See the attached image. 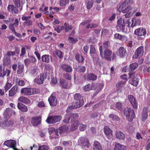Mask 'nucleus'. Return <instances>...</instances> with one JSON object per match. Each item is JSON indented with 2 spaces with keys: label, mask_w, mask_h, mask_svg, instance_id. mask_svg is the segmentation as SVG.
<instances>
[{
  "label": "nucleus",
  "mask_w": 150,
  "mask_h": 150,
  "mask_svg": "<svg viewBox=\"0 0 150 150\" xmlns=\"http://www.w3.org/2000/svg\"><path fill=\"white\" fill-rule=\"evenodd\" d=\"M96 89L95 84L93 83L88 84L83 87V90L85 91H89Z\"/></svg>",
  "instance_id": "6ab92c4d"
},
{
  "label": "nucleus",
  "mask_w": 150,
  "mask_h": 150,
  "mask_svg": "<svg viewBox=\"0 0 150 150\" xmlns=\"http://www.w3.org/2000/svg\"><path fill=\"white\" fill-rule=\"evenodd\" d=\"M62 118V117L60 115L51 116L47 118L46 122L49 124H53L59 121Z\"/></svg>",
  "instance_id": "39448f33"
},
{
  "label": "nucleus",
  "mask_w": 150,
  "mask_h": 150,
  "mask_svg": "<svg viewBox=\"0 0 150 150\" xmlns=\"http://www.w3.org/2000/svg\"><path fill=\"white\" fill-rule=\"evenodd\" d=\"M146 33V30L142 28H138L136 29L134 32L135 35L142 37H144Z\"/></svg>",
  "instance_id": "9b49d317"
},
{
  "label": "nucleus",
  "mask_w": 150,
  "mask_h": 150,
  "mask_svg": "<svg viewBox=\"0 0 150 150\" xmlns=\"http://www.w3.org/2000/svg\"><path fill=\"white\" fill-rule=\"evenodd\" d=\"M48 147L47 146L43 145L38 147V150H48Z\"/></svg>",
  "instance_id": "69168bd1"
},
{
  "label": "nucleus",
  "mask_w": 150,
  "mask_h": 150,
  "mask_svg": "<svg viewBox=\"0 0 150 150\" xmlns=\"http://www.w3.org/2000/svg\"><path fill=\"white\" fill-rule=\"evenodd\" d=\"M138 67V64L136 63L130 64L129 67L126 66L122 69V71L125 72H132L134 70Z\"/></svg>",
  "instance_id": "423d86ee"
},
{
  "label": "nucleus",
  "mask_w": 150,
  "mask_h": 150,
  "mask_svg": "<svg viewBox=\"0 0 150 150\" xmlns=\"http://www.w3.org/2000/svg\"><path fill=\"white\" fill-rule=\"evenodd\" d=\"M127 54L126 49L122 47H120L117 51V54L120 57H124Z\"/></svg>",
  "instance_id": "2eb2a0df"
},
{
  "label": "nucleus",
  "mask_w": 150,
  "mask_h": 150,
  "mask_svg": "<svg viewBox=\"0 0 150 150\" xmlns=\"http://www.w3.org/2000/svg\"><path fill=\"white\" fill-rule=\"evenodd\" d=\"M86 69L85 66H82L79 67L78 69V72L80 73H83L86 71Z\"/></svg>",
  "instance_id": "052dcab7"
},
{
  "label": "nucleus",
  "mask_w": 150,
  "mask_h": 150,
  "mask_svg": "<svg viewBox=\"0 0 150 150\" xmlns=\"http://www.w3.org/2000/svg\"><path fill=\"white\" fill-rule=\"evenodd\" d=\"M76 105L74 104V105L70 106H69L67 109L66 110V112L67 113H69L70 111H71L72 109L74 108H77L75 107Z\"/></svg>",
  "instance_id": "0e129e2a"
},
{
  "label": "nucleus",
  "mask_w": 150,
  "mask_h": 150,
  "mask_svg": "<svg viewBox=\"0 0 150 150\" xmlns=\"http://www.w3.org/2000/svg\"><path fill=\"white\" fill-rule=\"evenodd\" d=\"M60 83L62 87L64 88H67V84L66 82L63 79H61Z\"/></svg>",
  "instance_id": "bf43d9fd"
},
{
  "label": "nucleus",
  "mask_w": 150,
  "mask_h": 150,
  "mask_svg": "<svg viewBox=\"0 0 150 150\" xmlns=\"http://www.w3.org/2000/svg\"><path fill=\"white\" fill-rule=\"evenodd\" d=\"M61 66L62 68L67 72H70L72 71V67L69 65L63 64Z\"/></svg>",
  "instance_id": "473e14b6"
},
{
  "label": "nucleus",
  "mask_w": 150,
  "mask_h": 150,
  "mask_svg": "<svg viewBox=\"0 0 150 150\" xmlns=\"http://www.w3.org/2000/svg\"><path fill=\"white\" fill-rule=\"evenodd\" d=\"M115 38L121 40H126L127 39V37L125 35H121L118 33H116L114 35Z\"/></svg>",
  "instance_id": "72a5a7b5"
},
{
  "label": "nucleus",
  "mask_w": 150,
  "mask_h": 150,
  "mask_svg": "<svg viewBox=\"0 0 150 150\" xmlns=\"http://www.w3.org/2000/svg\"><path fill=\"white\" fill-rule=\"evenodd\" d=\"M96 52V49L94 46L92 45H90V53L91 54H95Z\"/></svg>",
  "instance_id": "6e6d98bb"
},
{
  "label": "nucleus",
  "mask_w": 150,
  "mask_h": 150,
  "mask_svg": "<svg viewBox=\"0 0 150 150\" xmlns=\"http://www.w3.org/2000/svg\"><path fill=\"white\" fill-rule=\"evenodd\" d=\"M68 128L67 126H63L60 127L59 129L60 134H61L67 130Z\"/></svg>",
  "instance_id": "c03bdc74"
},
{
  "label": "nucleus",
  "mask_w": 150,
  "mask_h": 150,
  "mask_svg": "<svg viewBox=\"0 0 150 150\" xmlns=\"http://www.w3.org/2000/svg\"><path fill=\"white\" fill-rule=\"evenodd\" d=\"M64 28L63 26H59L57 28H55L54 30L58 33H60L61 31L64 30Z\"/></svg>",
  "instance_id": "864d4df0"
},
{
  "label": "nucleus",
  "mask_w": 150,
  "mask_h": 150,
  "mask_svg": "<svg viewBox=\"0 0 150 150\" xmlns=\"http://www.w3.org/2000/svg\"><path fill=\"white\" fill-rule=\"evenodd\" d=\"M134 9L133 10V8L130 6H128L126 8L122 10V12L125 13H131L132 12L134 13L135 11Z\"/></svg>",
  "instance_id": "e433bc0d"
},
{
  "label": "nucleus",
  "mask_w": 150,
  "mask_h": 150,
  "mask_svg": "<svg viewBox=\"0 0 150 150\" xmlns=\"http://www.w3.org/2000/svg\"><path fill=\"white\" fill-rule=\"evenodd\" d=\"M15 54L16 52H15L8 51L7 52L6 55L5 56H6V57H8L9 58L10 56H13L15 55Z\"/></svg>",
  "instance_id": "680f3d73"
},
{
  "label": "nucleus",
  "mask_w": 150,
  "mask_h": 150,
  "mask_svg": "<svg viewBox=\"0 0 150 150\" xmlns=\"http://www.w3.org/2000/svg\"><path fill=\"white\" fill-rule=\"evenodd\" d=\"M115 107L117 109L121 110L123 109V104L120 102H117L115 104Z\"/></svg>",
  "instance_id": "37998d69"
},
{
  "label": "nucleus",
  "mask_w": 150,
  "mask_h": 150,
  "mask_svg": "<svg viewBox=\"0 0 150 150\" xmlns=\"http://www.w3.org/2000/svg\"><path fill=\"white\" fill-rule=\"evenodd\" d=\"M70 119V114H67L65 116L64 119L63 120V122L66 123L69 122Z\"/></svg>",
  "instance_id": "8fccbe9b"
},
{
  "label": "nucleus",
  "mask_w": 150,
  "mask_h": 150,
  "mask_svg": "<svg viewBox=\"0 0 150 150\" xmlns=\"http://www.w3.org/2000/svg\"><path fill=\"white\" fill-rule=\"evenodd\" d=\"M64 25L65 27V31L66 32H68L69 30H71L72 27L71 25H69L66 23H64Z\"/></svg>",
  "instance_id": "3c124183"
},
{
  "label": "nucleus",
  "mask_w": 150,
  "mask_h": 150,
  "mask_svg": "<svg viewBox=\"0 0 150 150\" xmlns=\"http://www.w3.org/2000/svg\"><path fill=\"white\" fill-rule=\"evenodd\" d=\"M69 0H61L59 5L61 6H65L69 3Z\"/></svg>",
  "instance_id": "603ef678"
},
{
  "label": "nucleus",
  "mask_w": 150,
  "mask_h": 150,
  "mask_svg": "<svg viewBox=\"0 0 150 150\" xmlns=\"http://www.w3.org/2000/svg\"><path fill=\"white\" fill-rule=\"evenodd\" d=\"M11 61L9 57L5 56L3 59V64L5 65H8L10 64Z\"/></svg>",
  "instance_id": "ea45409f"
},
{
  "label": "nucleus",
  "mask_w": 150,
  "mask_h": 150,
  "mask_svg": "<svg viewBox=\"0 0 150 150\" xmlns=\"http://www.w3.org/2000/svg\"><path fill=\"white\" fill-rule=\"evenodd\" d=\"M98 26V25L95 23H90L88 24L86 26V28H96Z\"/></svg>",
  "instance_id": "5fc2aeb1"
},
{
  "label": "nucleus",
  "mask_w": 150,
  "mask_h": 150,
  "mask_svg": "<svg viewBox=\"0 0 150 150\" xmlns=\"http://www.w3.org/2000/svg\"><path fill=\"white\" fill-rule=\"evenodd\" d=\"M41 117L40 116L35 117L31 118V123L34 126H36L41 123Z\"/></svg>",
  "instance_id": "f8f14e48"
},
{
  "label": "nucleus",
  "mask_w": 150,
  "mask_h": 150,
  "mask_svg": "<svg viewBox=\"0 0 150 150\" xmlns=\"http://www.w3.org/2000/svg\"><path fill=\"white\" fill-rule=\"evenodd\" d=\"M110 43L108 41L105 42L103 43V45H101L99 48V51L100 52V55L101 57H103V56L102 54V48L103 47L105 49H107V48L110 47Z\"/></svg>",
  "instance_id": "412c9836"
},
{
  "label": "nucleus",
  "mask_w": 150,
  "mask_h": 150,
  "mask_svg": "<svg viewBox=\"0 0 150 150\" xmlns=\"http://www.w3.org/2000/svg\"><path fill=\"white\" fill-rule=\"evenodd\" d=\"M15 6L17 8H19L21 6L20 0H13Z\"/></svg>",
  "instance_id": "13d9d810"
},
{
  "label": "nucleus",
  "mask_w": 150,
  "mask_h": 150,
  "mask_svg": "<svg viewBox=\"0 0 150 150\" xmlns=\"http://www.w3.org/2000/svg\"><path fill=\"white\" fill-rule=\"evenodd\" d=\"M24 68V65L21 62H18L17 74H21L23 71Z\"/></svg>",
  "instance_id": "7c9ffc66"
},
{
  "label": "nucleus",
  "mask_w": 150,
  "mask_h": 150,
  "mask_svg": "<svg viewBox=\"0 0 150 150\" xmlns=\"http://www.w3.org/2000/svg\"><path fill=\"white\" fill-rule=\"evenodd\" d=\"M70 117L71 118V121L72 122L74 120L76 119H77L79 117V115L77 113H71L69 114Z\"/></svg>",
  "instance_id": "a19ab883"
},
{
  "label": "nucleus",
  "mask_w": 150,
  "mask_h": 150,
  "mask_svg": "<svg viewBox=\"0 0 150 150\" xmlns=\"http://www.w3.org/2000/svg\"><path fill=\"white\" fill-rule=\"evenodd\" d=\"M46 77V74L43 73H41L39 76L36 77L34 80V82L39 84H42Z\"/></svg>",
  "instance_id": "0eeeda50"
},
{
  "label": "nucleus",
  "mask_w": 150,
  "mask_h": 150,
  "mask_svg": "<svg viewBox=\"0 0 150 150\" xmlns=\"http://www.w3.org/2000/svg\"><path fill=\"white\" fill-rule=\"evenodd\" d=\"M116 138L119 139H123L125 138V135L121 132L117 131L116 133Z\"/></svg>",
  "instance_id": "f704fd0d"
},
{
  "label": "nucleus",
  "mask_w": 150,
  "mask_h": 150,
  "mask_svg": "<svg viewBox=\"0 0 150 150\" xmlns=\"http://www.w3.org/2000/svg\"><path fill=\"white\" fill-rule=\"evenodd\" d=\"M12 85L11 83L7 82L4 87V89L6 92L11 87Z\"/></svg>",
  "instance_id": "4d7b16f0"
},
{
  "label": "nucleus",
  "mask_w": 150,
  "mask_h": 150,
  "mask_svg": "<svg viewBox=\"0 0 150 150\" xmlns=\"http://www.w3.org/2000/svg\"><path fill=\"white\" fill-rule=\"evenodd\" d=\"M86 125L81 124L80 125L79 129L81 131H84L86 129Z\"/></svg>",
  "instance_id": "338daca9"
},
{
  "label": "nucleus",
  "mask_w": 150,
  "mask_h": 150,
  "mask_svg": "<svg viewBox=\"0 0 150 150\" xmlns=\"http://www.w3.org/2000/svg\"><path fill=\"white\" fill-rule=\"evenodd\" d=\"M75 58L77 61L79 62H82L84 61L83 57L79 54H77L75 55Z\"/></svg>",
  "instance_id": "79ce46f5"
},
{
  "label": "nucleus",
  "mask_w": 150,
  "mask_h": 150,
  "mask_svg": "<svg viewBox=\"0 0 150 150\" xmlns=\"http://www.w3.org/2000/svg\"><path fill=\"white\" fill-rule=\"evenodd\" d=\"M101 146L100 144L98 141H95L94 142L93 144V149L96 150L98 148H100Z\"/></svg>",
  "instance_id": "a18cd8bd"
},
{
  "label": "nucleus",
  "mask_w": 150,
  "mask_h": 150,
  "mask_svg": "<svg viewBox=\"0 0 150 150\" xmlns=\"http://www.w3.org/2000/svg\"><path fill=\"white\" fill-rule=\"evenodd\" d=\"M124 113L127 119L130 122L135 117L134 110L131 108H127L125 109Z\"/></svg>",
  "instance_id": "f257e3e1"
},
{
  "label": "nucleus",
  "mask_w": 150,
  "mask_h": 150,
  "mask_svg": "<svg viewBox=\"0 0 150 150\" xmlns=\"http://www.w3.org/2000/svg\"><path fill=\"white\" fill-rule=\"evenodd\" d=\"M97 77V76L93 74H89L87 77L88 79L92 81L96 80Z\"/></svg>",
  "instance_id": "58836bf2"
},
{
  "label": "nucleus",
  "mask_w": 150,
  "mask_h": 150,
  "mask_svg": "<svg viewBox=\"0 0 150 150\" xmlns=\"http://www.w3.org/2000/svg\"><path fill=\"white\" fill-rule=\"evenodd\" d=\"M18 100L24 103L28 104H31V101L28 98L24 96H21L18 98Z\"/></svg>",
  "instance_id": "393cba45"
},
{
  "label": "nucleus",
  "mask_w": 150,
  "mask_h": 150,
  "mask_svg": "<svg viewBox=\"0 0 150 150\" xmlns=\"http://www.w3.org/2000/svg\"><path fill=\"white\" fill-rule=\"evenodd\" d=\"M144 52V47L143 46L139 47L135 51L134 54L133 55V57L137 58L142 56Z\"/></svg>",
  "instance_id": "9d476101"
},
{
  "label": "nucleus",
  "mask_w": 150,
  "mask_h": 150,
  "mask_svg": "<svg viewBox=\"0 0 150 150\" xmlns=\"http://www.w3.org/2000/svg\"><path fill=\"white\" fill-rule=\"evenodd\" d=\"M117 25L119 27L120 29L123 32L125 30V24H129V21L128 20H124L122 18L118 19L117 20Z\"/></svg>",
  "instance_id": "20e7f679"
},
{
  "label": "nucleus",
  "mask_w": 150,
  "mask_h": 150,
  "mask_svg": "<svg viewBox=\"0 0 150 150\" xmlns=\"http://www.w3.org/2000/svg\"><path fill=\"white\" fill-rule=\"evenodd\" d=\"M40 92L39 89L35 88L32 89V95L38 93Z\"/></svg>",
  "instance_id": "774afa93"
},
{
  "label": "nucleus",
  "mask_w": 150,
  "mask_h": 150,
  "mask_svg": "<svg viewBox=\"0 0 150 150\" xmlns=\"http://www.w3.org/2000/svg\"><path fill=\"white\" fill-rule=\"evenodd\" d=\"M78 142L80 144H82L85 147L88 148L90 147V144L87 139L86 138L80 137L78 140Z\"/></svg>",
  "instance_id": "1a4fd4ad"
},
{
  "label": "nucleus",
  "mask_w": 150,
  "mask_h": 150,
  "mask_svg": "<svg viewBox=\"0 0 150 150\" xmlns=\"http://www.w3.org/2000/svg\"><path fill=\"white\" fill-rule=\"evenodd\" d=\"M132 23L131 26L132 28H133L135 26L139 25L141 23V20L140 19L136 18H133L132 20Z\"/></svg>",
  "instance_id": "c756f323"
},
{
  "label": "nucleus",
  "mask_w": 150,
  "mask_h": 150,
  "mask_svg": "<svg viewBox=\"0 0 150 150\" xmlns=\"http://www.w3.org/2000/svg\"><path fill=\"white\" fill-rule=\"evenodd\" d=\"M104 131L105 134L107 138L109 139H111L112 137V131L108 127L105 126L104 128Z\"/></svg>",
  "instance_id": "dca6fc26"
},
{
  "label": "nucleus",
  "mask_w": 150,
  "mask_h": 150,
  "mask_svg": "<svg viewBox=\"0 0 150 150\" xmlns=\"http://www.w3.org/2000/svg\"><path fill=\"white\" fill-rule=\"evenodd\" d=\"M79 124V122L78 120L75 121L71 126V130L74 131L76 130Z\"/></svg>",
  "instance_id": "c9c22d12"
},
{
  "label": "nucleus",
  "mask_w": 150,
  "mask_h": 150,
  "mask_svg": "<svg viewBox=\"0 0 150 150\" xmlns=\"http://www.w3.org/2000/svg\"><path fill=\"white\" fill-rule=\"evenodd\" d=\"M93 62L99 67L101 66L100 59L98 57L97 55H95V57H93Z\"/></svg>",
  "instance_id": "4c0bfd02"
},
{
  "label": "nucleus",
  "mask_w": 150,
  "mask_h": 150,
  "mask_svg": "<svg viewBox=\"0 0 150 150\" xmlns=\"http://www.w3.org/2000/svg\"><path fill=\"white\" fill-rule=\"evenodd\" d=\"M50 104L52 106L56 105L57 103V101L55 95L52 94L48 98Z\"/></svg>",
  "instance_id": "a211bd4d"
},
{
  "label": "nucleus",
  "mask_w": 150,
  "mask_h": 150,
  "mask_svg": "<svg viewBox=\"0 0 150 150\" xmlns=\"http://www.w3.org/2000/svg\"><path fill=\"white\" fill-rule=\"evenodd\" d=\"M11 110L10 108H7L5 110L4 115V118L5 120H8L12 115Z\"/></svg>",
  "instance_id": "cd10ccee"
},
{
  "label": "nucleus",
  "mask_w": 150,
  "mask_h": 150,
  "mask_svg": "<svg viewBox=\"0 0 150 150\" xmlns=\"http://www.w3.org/2000/svg\"><path fill=\"white\" fill-rule=\"evenodd\" d=\"M125 146L122 145L117 142H115L113 150H126Z\"/></svg>",
  "instance_id": "bb28decb"
},
{
  "label": "nucleus",
  "mask_w": 150,
  "mask_h": 150,
  "mask_svg": "<svg viewBox=\"0 0 150 150\" xmlns=\"http://www.w3.org/2000/svg\"><path fill=\"white\" fill-rule=\"evenodd\" d=\"M112 52L108 49H105L104 51V57L108 60H111Z\"/></svg>",
  "instance_id": "4be33fe9"
},
{
  "label": "nucleus",
  "mask_w": 150,
  "mask_h": 150,
  "mask_svg": "<svg viewBox=\"0 0 150 150\" xmlns=\"http://www.w3.org/2000/svg\"><path fill=\"white\" fill-rule=\"evenodd\" d=\"M128 98L129 101L134 108H137L138 107V103L135 98L132 95L128 96Z\"/></svg>",
  "instance_id": "4468645a"
},
{
  "label": "nucleus",
  "mask_w": 150,
  "mask_h": 150,
  "mask_svg": "<svg viewBox=\"0 0 150 150\" xmlns=\"http://www.w3.org/2000/svg\"><path fill=\"white\" fill-rule=\"evenodd\" d=\"M18 108L21 111L26 112L28 111L27 107L24 104L21 103H18L17 105Z\"/></svg>",
  "instance_id": "a878e982"
},
{
  "label": "nucleus",
  "mask_w": 150,
  "mask_h": 150,
  "mask_svg": "<svg viewBox=\"0 0 150 150\" xmlns=\"http://www.w3.org/2000/svg\"><path fill=\"white\" fill-rule=\"evenodd\" d=\"M38 70L37 68H35L33 69L32 70L31 73L32 74L34 75H36L38 73Z\"/></svg>",
  "instance_id": "e2e57ef3"
},
{
  "label": "nucleus",
  "mask_w": 150,
  "mask_h": 150,
  "mask_svg": "<svg viewBox=\"0 0 150 150\" xmlns=\"http://www.w3.org/2000/svg\"><path fill=\"white\" fill-rule=\"evenodd\" d=\"M17 88L18 87L16 86H13L11 89L9 91V96L12 97L14 96L17 91Z\"/></svg>",
  "instance_id": "c85d7f7f"
},
{
  "label": "nucleus",
  "mask_w": 150,
  "mask_h": 150,
  "mask_svg": "<svg viewBox=\"0 0 150 150\" xmlns=\"http://www.w3.org/2000/svg\"><path fill=\"white\" fill-rule=\"evenodd\" d=\"M4 144L11 148L13 150H20L16 147V142L14 140H8L5 141Z\"/></svg>",
  "instance_id": "6e6552de"
},
{
  "label": "nucleus",
  "mask_w": 150,
  "mask_h": 150,
  "mask_svg": "<svg viewBox=\"0 0 150 150\" xmlns=\"http://www.w3.org/2000/svg\"><path fill=\"white\" fill-rule=\"evenodd\" d=\"M93 3V0H88L86 4L87 9H89L91 8L92 7Z\"/></svg>",
  "instance_id": "09e8293b"
},
{
  "label": "nucleus",
  "mask_w": 150,
  "mask_h": 150,
  "mask_svg": "<svg viewBox=\"0 0 150 150\" xmlns=\"http://www.w3.org/2000/svg\"><path fill=\"white\" fill-rule=\"evenodd\" d=\"M8 120H4V122L2 121V123L0 124V126L4 128H6L7 127L12 125L13 124V121H8Z\"/></svg>",
  "instance_id": "aec40b11"
},
{
  "label": "nucleus",
  "mask_w": 150,
  "mask_h": 150,
  "mask_svg": "<svg viewBox=\"0 0 150 150\" xmlns=\"http://www.w3.org/2000/svg\"><path fill=\"white\" fill-rule=\"evenodd\" d=\"M74 98L76 100L74 103V104L76 105L75 107L79 108L83 105L84 102L83 100H81V96L80 94L78 93L76 94L74 96Z\"/></svg>",
  "instance_id": "7ed1b4c3"
},
{
  "label": "nucleus",
  "mask_w": 150,
  "mask_h": 150,
  "mask_svg": "<svg viewBox=\"0 0 150 150\" xmlns=\"http://www.w3.org/2000/svg\"><path fill=\"white\" fill-rule=\"evenodd\" d=\"M21 93H23L24 94L30 96L32 95V88H22L21 90Z\"/></svg>",
  "instance_id": "b1692460"
},
{
  "label": "nucleus",
  "mask_w": 150,
  "mask_h": 150,
  "mask_svg": "<svg viewBox=\"0 0 150 150\" xmlns=\"http://www.w3.org/2000/svg\"><path fill=\"white\" fill-rule=\"evenodd\" d=\"M53 55L55 56L56 55L59 59H62L63 57V54L62 52L60 50L56 49L55 51L53 52Z\"/></svg>",
  "instance_id": "2f4dec72"
},
{
  "label": "nucleus",
  "mask_w": 150,
  "mask_h": 150,
  "mask_svg": "<svg viewBox=\"0 0 150 150\" xmlns=\"http://www.w3.org/2000/svg\"><path fill=\"white\" fill-rule=\"evenodd\" d=\"M41 60L43 62L49 63L52 62V59L51 56L45 54L41 57Z\"/></svg>",
  "instance_id": "5701e85b"
},
{
  "label": "nucleus",
  "mask_w": 150,
  "mask_h": 150,
  "mask_svg": "<svg viewBox=\"0 0 150 150\" xmlns=\"http://www.w3.org/2000/svg\"><path fill=\"white\" fill-rule=\"evenodd\" d=\"M129 78L131 79V84L134 86H137L139 81L138 79L139 77V75L132 72H129Z\"/></svg>",
  "instance_id": "f03ea898"
},
{
  "label": "nucleus",
  "mask_w": 150,
  "mask_h": 150,
  "mask_svg": "<svg viewBox=\"0 0 150 150\" xmlns=\"http://www.w3.org/2000/svg\"><path fill=\"white\" fill-rule=\"evenodd\" d=\"M62 144L65 147H69L72 145V143L70 141H64L62 142Z\"/></svg>",
  "instance_id": "de8ad7c7"
},
{
  "label": "nucleus",
  "mask_w": 150,
  "mask_h": 150,
  "mask_svg": "<svg viewBox=\"0 0 150 150\" xmlns=\"http://www.w3.org/2000/svg\"><path fill=\"white\" fill-rule=\"evenodd\" d=\"M109 117V118L113 120L118 121L120 120V118L118 116L112 114H110Z\"/></svg>",
  "instance_id": "49530a36"
},
{
  "label": "nucleus",
  "mask_w": 150,
  "mask_h": 150,
  "mask_svg": "<svg viewBox=\"0 0 150 150\" xmlns=\"http://www.w3.org/2000/svg\"><path fill=\"white\" fill-rule=\"evenodd\" d=\"M149 109L147 107H144L143 109L142 115V121H145L147 119L148 115Z\"/></svg>",
  "instance_id": "f3484780"
},
{
  "label": "nucleus",
  "mask_w": 150,
  "mask_h": 150,
  "mask_svg": "<svg viewBox=\"0 0 150 150\" xmlns=\"http://www.w3.org/2000/svg\"><path fill=\"white\" fill-rule=\"evenodd\" d=\"M10 73L11 71L10 70L3 67L1 66H0V77H4L6 74L7 76L8 77L10 75Z\"/></svg>",
  "instance_id": "ddd939ff"
}]
</instances>
